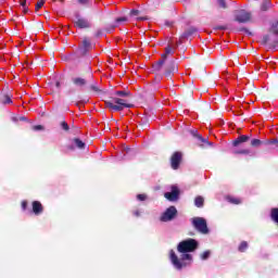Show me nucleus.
I'll list each match as a JSON object with an SVG mask.
<instances>
[{"instance_id":"nucleus-1","label":"nucleus","mask_w":278,"mask_h":278,"mask_svg":"<svg viewBox=\"0 0 278 278\" xmlns=\"http://www.w3.org/2000/svg\"><path fill=\"white\" fill-rule=\"evenodd\" d=\"M199 248V242L194 239H186L178 243L177 251L180 253L178 256L175 250L169 251V260L176 270H182L190 266L193 262L191 253H194Z\"/></svg>"},{"instance_id":"nucleus-2","label":"nucleus","mask_w":278,"mask_h":278,"mask_svg":"<svg viewBox=\"0 0 278 278\" xmlns=\"http://www.w3.org/2000/svg\"><path fill=\"white\" fill-rule=\"evenodd\" d=\"M114 103L108 101V102H105V105L113 112H122V110H125V108H132L131 104L127 103L125 100H123L121 98H115Z\"/></svg>"},{"instance_id":"nucleus-3","label":"nucleus","mask_w":278,"mask_h":278,"mask_svg":"<svg viewBox=\"0 0 278 278\" xmlns=\"http://www.w3.org/2000/svg\"><path fill=\"white\" fill-rule=\"evenodd\" d=\"M193 227L200 231V233H210V229L207 228V222L203 217H194L192 218Z\"/></svg>"},{"instance_id":"nucleus-4","label":"nucleus","mask_w":278,"mask_h":278,"mask_svg":"<svg viewBox=\"0 0 278 278\" xmlns=\"http://www.w3.org/2000/svg\"><path fill=\"white\" fill-rule=\"evenodd\" d=\"M177 216V208L175 206H169L165 212L162 213L160 217L161 223H170Z\"/></svg>"},{"instance_id":"nucleus-5","label":"nucleus","mask_w":278,"mask_h":278,"mask_svg":"<svg viewBox=\"0 0 278 278\" xmlns=\"http://www.w3.org/2000/svg\"><path fill=\"white\" fill-rule=\"evenodd\" d=\"M235 18L238 23H249V21H251V12L238 10L235 12Z\"/></svg>"},{"instance_id":"nucleus-6","label":"nucleus","mask_w":278,"mask_h":278,"mask_svg":"<svg viewBox=\"0 0 278 278\" xmlns=\"http://www.w3.org/2000/svg\"><path fill=\"white\" fill-rule=\"evenodd\" d=\"M165 199H167V201H178L179 200V187H177V185H172L170 186V191L169 192H165L164 193Z\"/></svg>"},{"instance_id":"nucleus-7","label":"nucleus","mask_w":278,"mask_h":278,"mask_svg":"<svg viewBox=\"0 0 278 278\" xmlns=\"http://www.w3.org/2000/svg\"><path fill=\"white\" fill-rule=\"evenodd\" d=\"M181 157H182L181 152H175L172 155L170 166L173 170H177V168H179V165L181 164Z\"/></svg>"},{"instance_id":"nucleus-8","label":"nucleus","mask_w":278,"mask_h":278,"mask_svg":"<svg viewBox=\"0 0 278 278\" xmlns=\"http://www.w3.org/2000/svg\"><path fill=\"white\" fill-rule=\"evenodd\" d=\"M170 53H173V48L172 47H167L165 49V53L162 54V60L157 62V64L154 65V71H160V68H162V66L164 65V60H166L167 55H170Z\"/></svg>"},{"instance_id":"nucleus-9","label":"nucleus","mask_w":278,"mask_h":278,"mask_svg":"<svg viewBox=\"0 0 278 278\" xmlns=\"http://www.w3.org/2000/svg\"><path fill=\"white\" fill-rule=\"evenodd\" d=\"M86 149V143L84 141H81L78 138L73 139V146H70L68 149H71V151H73L74 149Z\"/></svg>"},{"instance_id":"nucleus-10","label":"nucleus","mask_w":278,"mask_h":278,"mask_svg":"<svg viewBox=\"0 0 278 278\" xmlns=\"http://www.w3.org/2000/svg\"><path fill=\"white\" fill-rule=\"evenodd\" d=\"M75 25L77 27H79L80 29H86V28L90 27V23L86 18H81V17H78L75 21Z\"/></svg>"},{"instance_id":"nucleus-11","label":"nucleus","mask_w":278,"mask_h":278,"mask_svg":"<svg viewBox=\"0 0 278 278\" xmlns=\"http://www.w3.org/2000/svg\"><path fill=\"white\" fill-rule=\"evenodd\" d=\"M74 86H77V88H84V86H86V84H88V81L85 78L81 77H74L72 79Z\"/></svg>"},{"instance_id":"nucleus-12","label":"nucleus","mask_w":278,"mask_h":278,"mask_svg":"<svg viewBox=\"0 0 278 278\" xmlns=\"http://www.w3.org/2000/svg\"><path fill=\"white\" fill-rule=\"evenodd\" d=\"M251 139V137L243 135L238 137L235 141H233V147H238L239 144H242L243 142H249V140Z\"/></svg>"},{"instance_id":"nucleus-13","label":"nucleus","mask_w":278,"mask_h":278,"mask_svg":"<svg viewBox=\"0 0 278 278\" xmlns=\"http://www.w3.org/2000/svg\"><path fill=\"white\" fill-rule=\"evenodd\" d=\"M33 212L38 216L39 214H42V204L38 201L33 202Z\"/></svg>"},{"instance_id":"nucleus-14","label":"nucleus","mask_w":278,"mask_h":278,"mask_svg":"<svg viewBox=\"0 0 278 278\" xmlns=\"http://www.w3.org/2000/svg\"><path fill=\"white\" fill-rule=\"evenodd\" d=\"M92 45L90 43V39L85 38L83 40V46L80 48L81 53H86V51H88V49H91Z\"/></svg>"},{"instance_id":"nucleus-15","label":"nucleus","mask_w":278,"mask_h":278,"mask_svg":"<svg viewBox=\"0 0 278 278\" xmlns=\"http://www.w3.org/2000/svg\"><path fill=\"white\" fill-rule=\"evenodd\" d=\"M88 90L92 92L93 94H100L101 93V88L97 83H93L89 85Z\"/></svg>"},{"instance_id":"nucleus-16","label":"nucleus","mask_w":278,"mask_h":278,"mask_svg":"<svg viewBox=\"0 0 278 278\" xmlns=\"http://www.w3.org/2000/svg\"><path fill=\"white\" fill-rule=\"evenodd\" d=\"M192 136H194L195 138H198V140L202 143V144H212V142L207 141V139L203 138L201 135H199V132L197 130H193Z\"/></svg>"},{"instance_id":"nucleus-17","label":"nucleus","mask_w":278,"mask_h":278,"mask_svg":"<svg viewBox=\"0 0 278 278\" xmlns=\"http://www.w3.org/2000/svg\"><path fill=\"white\" fill-rule=\"evenodd\" d=\"M203 203H205V200L203 199V197L199 195L195 198L194 200L195 207H203Z\"/></svg>"},{"instance_id":"nucleus-18","label":"nucleus","mask_w":278,"mask_h":278,"mask_svg":"<svg viewBox=\"0 0 278 278\" xmlns=\"http://www.w3.org/2000/svg\"><path fill=\"white\" fill-rule=\"evenodd\" d=\"M247 249H249V243L247 241H242L238 247L240 253H244Z\"/></svg>"},{"instance_id":"nucleus-19","label":"nucleus","mask_w":278,"mask_h":278,"mask_svg":"<svg viewBox=\"0 0 278 278\" xmlns=\"http://www.w3.org/2000/svg\"><path fill=\"white\" fill-rule=\"evenodd\" d=\"M228 201H229V203H232L233 205H240V203H242V200L240 198H233V197H229Z\"/></svg>"},{"instance_id":"nucleus-20","label":"nucleus","mask_w":278,"mask_h":278,"mask_svg":"<svg viewBox=\"0 0 278 278\" xmlns=\"http://www.w3.org/2000/svg\"><path fill=\"white\" fill-rule=\"evenodd\" d=\"M210 255H212V251L206 250V251H204L202 254H200V258H201L202 261L210 260Z\"/></svg>"},{"instance_id":"nucleus-21","label":"nucleus","mask_w":278,"mask_h":278,"mask_svg":"<svg viewBox=\"0 0 278 278\" xmlns=\"http://www.w3.org/2000/svg\"><path fill=\"white\" fill-rule=\"evenodd\" d=\"M249 153H251V150H249V149H242V150L235 151L236 155H249Z\"/></svg>"},{"instance_id":"nucleus-22","label":"nucleus","mask_w":278,"mask_h":278,"mask_svg":"<svg viewBox=\"0 0 278 278\" xmlns=\"http://www.w3.org/2000/svg\"><path fill=\"white\" fill-rule=\"evenodd\" d=\"M269 8H270V2L268 0L263 1L261 5L262 12H266V10H268Z\"/></svg>"},{"instance_id":"nucleus-23","label":"nucleus","mask_w":278,"mask_h":278,"mask_svg":"<svg viewBox=\"0 0 278 278\" xmlns=\"http://www.w3.org/2000/svg\"><path fill=\"white\" fill-rule=\"evenodd\" d=\"M262 144H263V142L260 139H252L251 140V146L252 147H262Z\"/></svg>"},{"instance_id":"nucleus-24","label":"nucleus","mask_w":278,"mask_h":278,"mask_svg":"<svg viewBox=\"0 0 278 278\" xmlns=\"http://www.w3.org/2000/svg\"><path fill=\"white\" fill-rule=\"evenodd\" d=\"M2 103H4V105L12 103V98H10V96H4Z\"/></svg>"},{"instance_id":"nucleus-25","label":"nucleus","mask_w":278,"mask_h":278,"mask_svg":"<svg viewBox=\"0 0 278 278\" xmlns=\"http://www.w3.org/2000/svg\"><path fill=\"white\" fill-rule=\"evenodd\" d=\"M126 21H127V17H118L116 20V25L114 27H118L119 23H126Z\"/></svg>"},{"instance_id":"nucleus-26","label":"nucleus","mask_w":278,"mask_h":278,"mask_svg":"<svg viewBox=\"0 0 278 278\" xmlns=\"http://www.w3.org/2000/svg\"><path fill=\"white\" fill-rule=\"evenodd\" d=\"M91 0H78L79 5H90Z\"/></svg>"},{"instance_id":"nucleus-27","label":"nucleus","mask_w":278,"mask_h":278,"mask_svg":"<svg viewBox=\"0 0 278 278\" xmlns=\"http://www.w3.org/2000/svg\"><path fill=\"white\" fill-rule=\"evenodd\" d=\"M20 3H21V5H22L24 12H27V8H26V5H27V0H21Z\"/></svg>"},{"instance_id":"nucleus-28","label":"nucleus","mask_w":278,"mask_h":278,"mask_svg":"<svg viewBox=\"0 0 278 278\" xmlns=\"http://www.w3.org/2000/svg\"><path fill=\"white\" fill-rule=\"evenodd\" d=\"M42 5H45V0L38 1L36 4V10H40V8H42Z\"/></svg>"},{"instance_id":"nucleus-29","label":"nucleus","mask_w":278,"mask_h":278,"mask_svg":"<svg viewBox=\"0 0 278 278\" xmlns=\"http://www.w3.org/2000/svg\"><path fill=\"white\" fill-rule=\"evenodd\" d=\"M137 199L138 201H147V194H138Z\"/></svg>"},{"instance_id":"nucleus-30","label":"nucleus","mask_w":278,"mask_h":278,"mask_svg":"<svg viewBox=\"0 0 278 278\" xmlns=\"http://www.w3.org/2000/svg\"><path fill=\"white\" fill-rule=\"evenodd\" d=\"M266 144H277L278 147V139H271L266 142Z\"/></svg>"},{"instance_id":"nucleus-31","label":"nucleus","mask_w":278,"mask_h":278,"mask_svg":"<svg viewBox=\"0 0 278 278\" xmlns=\"http://www.w3.org/2000/svg\"><path fill=\"white\" fill-rule=\"evenodd\" d=\"M220 8H227V4L225 3V0H217Z\"/></svg>"},{"instance_id":"nucleus-32","label":"nucleus","mask_w":278,"mask_h":278,"mask_svg":"<svg viewBox=\"0 0 278 278\" xmlns=\"http://www.w3.org/2000/svg\"><path fill=\"white\" fill-rule=\"evenodd\" d=\"M34 131H42V125H37L33 127Z\"/></svg>"},{"instance_id":"nucleus-33","label":"nucleus","mask_w":278,"mask_h":278,"mask_svg":"<svg viewBox=\"0 0 278 278\" xmlns=\"http://www.w3.org/2000/svg\"><path fill=\"white\" fill-rule=\"evenodd\" d=\"M139 13H140V11H138V10H132V11L130 12V16H138Z\"/></svg>"},{"instance_id":"nucleus-34","label":"nucleus","mask_w":278,"mask_h":278,"mask_svg":"<svg viewBox=\"0 0 278 278\" xmlns=\"http://www.w3.org/2000/svg\"><path fill=\"white\" fill-rule=\"evenodd\" d=\"M116 94L118 97H127V92H125V91H117Z\"/></svg>"},{"instance_id":"nucleus-35","label":"nucleus","mask_w":278,"mask_h":278,"mask_svg":"<svg viewBox=\"0 0 278 278\" xmlns=\"http://www.w3.org/2000/svg\"><path fill=\"white\" fill-rule=\"evenodd\" d=\"M61 125L65 131H68V124H66V122H63Z\"/></svg>"},{"instance_id":"nucleus-36","label":"nucleus","mask_w":278,"mask_h":278,"mask_svg":"<svg viewBox=\"0 0 278 278\" xmlns=\"http://www.w3.org/2000/svg\"><path fill=\"white\" fill-rule=\"evenodd\" d=\"M22 210H27V201L22 202Z\"/></svg>"},{"instance_id":"nucleus-37","label":"nucleus","mask_w":278,"mask_h":278,"mask_svg":"<svg viewBox=\"0 0 278 278\" xmlns=\"http://www.w3.org/2000/svg\"><path fill=\"white\" fill-rule=\"evenodd\" d=\"M124 151H125L126 153H131V148H129V147H124Z\"/></svg>"},{"instance_id":"nucleus-38","label":"nucleus","mask_w":278,"mask_h":278,"mask_svg":"<svg viewBox=\"0 0 278 278\" xmlns=\"http://www.w3.org/2000/svg\"><path fill=\"white\" fill-rule=\"evenodd\" d=\"M134 216H136L138 218L140 216V211H135Z\"/></svg>"},{"instance_id":"nucleus-39","label":"nucleus","mask_w":278,"mask_h":278,"mask_svg":"<svg viewBox=\"0 0 278 278\" xmlns=\"http://www.w3.org/2000/svg\"><path fill=\"white\" fill-rule=\"evenodd\" d=\"M18 121H27L26 117H20Z\"/></svg>"},{"instance_id":"nucleus-40","label":"nucleus","mask_w":278,"mask_h":278,"mask_svg":"<svg viewBox=\"0 0 278 278\" xmlns=\"http://www.w3.org/2000/svg\"><path fill=\"white\" fill-rule=\"evenodd\" d=\"M137 21H144V17H137Z\"/></svg>"},{"instance_id":"nucleus-41","label":"nucleus","mask_w":278,"mask_h":278,"mask_svg":"<svg viewBox=\"0 0 278 278\" xmlns=\"http://www.w3.org/2000/svg\"><path fill=\"white\" fill-rule=\"evenodd\" d=\"M218 29H225V26H219Z\"/></svg>"},{"instance_id":"nucleus-42","label":"nucleus","mask_w":278,"mask_h":278,"mask_svg":"<svg viewBox=\"0 0 278 278\" xmlns=\"http://www.w3.org/2000/svg\"><path fill=\"white\" fill-rule=\"evenodd\" d=\"M56 88H60V83H56Z\"/></svg>"}]
</instances>
